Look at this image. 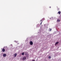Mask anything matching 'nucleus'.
Instances as JSON below:
<instances>
[{
  "label": "nucleus",
  "mask_w": 61,
  "mask_h": 61,
  "mask_svg": "<svg viewBox=\"0 0 61 61\" xmlns=\"http://www.w3.org/2000/svg\"><path fill=\"white\" fill-rule=\"evenodd\" d=\"M25 59H26V57L24 56L23 57L22 60L23 61H24V60H25Z\"/></svg>",
  "instance_id": "nucleus-1"
},
{
  "label": "nucleus",
  "mask_w": 61,
  "mask_h": 61,
  "mask_svg": "<svg viewBox=\"0 0 61 61\" xmlns=\"http://www.w3.org/2000/svg\"><path fill=\"white\" fill-rule=\"evenodd\" d=\"M30 45H33V43L31 41H30Z\"/></svg>",
  "instance_id": "nucleus-2"
},
{
  "label": "nucleus",
  "mask_w": 61,
  "mask_h": 61,
  "mask_svg": "<svg viewBox=\"0 0 61 61\" xmlns=\"http://www.w3.org/2000/svg\"><path fill=\"white\" fill-rule=\"evenodd\" d=\"M3 56L4 57H5L6 56V54H4L3 55Z\"/></svg>",
  "instance_id": "nucleus-3"
},
{
  "label": "nucleus",
  "mask_w": 61,
  "mask_h": 61,
  "mask_svg": "<svg viewBox=\"0 0 61 61\" xmlns=\"http://www.w3.org/2000/svg\"><path fill=\"white\" fill-rule=\"evenodd\" d=\"M25 55H26V56H28V53L27 52H26L25 53Z\"/></svg>",
  "instance_id": "nucleus-4"
},
{
  "label": "nucleus",
  "mask_w": 61,
  "mask_h": 61,
  "mask_svg": "<svg viewBox=\"0 0 61 61\" xmlns=\"http://www.w3.org/2000/svg\"><path fill=\"white\" fill-rule=\"evenodd\" d=\"M2 51L3 52H5V49L4 48H3L2 49Z\"/></svg>",
  "instance_id": "nucleus-5"
},
{
  "label": "nucleus",
  "mask_w": 61,
  "mask_h": 61,
  "mask_svg": "<svg viewBox=\"0 0 61 61\" xmlns=\"http://www.w3.org/2000/svg\"><path fill=\"white\" fill-rule=\"evenodd\" d=\"M17 56V54H16V53H15V54H14V57H16V56Z\"/></svg>",
  "instance_id": "nucleus-6"
},
{
  "label": "nucleus",
  "mask_w": 61,
  "mask_h": 61,
  "mask_svg": "<svg viewBox=\"0 0 61 61\" xmlns=\"http://www.w3.org/2000/svg\"><path fill=\"white\" fill-rule=\"evenodd\" d=\"M59 43V42H56L55 43V45H57V44H58Z\"/></svg>",
  "instance_id": "nucleus-7"
},
{
  "label": "nucleus",
  "mask_w": 61,
  "mask_h": 61,
  "mask_svg": "<svg viewBox=\"0 0 61 61\" xmlns=\"http://www.w3.org/2000/svg\"><path fill=\"white\" fill-rule=\"evenodd\" d=\"M24 54H25V52H23L22 53L21 55H22L23 56H24Z\"/></svg>",
  "instance_id": "nucleus-8"
},
{
  "label": "nucleus",
  "mask_w": 61,
  "mask_h": 61,
  "mask_svg": "<svg viewBox=\"0 0 61 61\" xmlns=\"http://www.w3.org/2000/svg\"><path fill=\"white\" fill-rule=\"evenodd\" d=\"M58 14H59V15H60V14L61 13V12H60V11H58Z\"/></svg>",
  "instance_id": "nucleus-9"
},
{
  "label": "nucleus",
  "mask_w": 61,
  "mask_h": 61,
  "mask_svg": "<svg viewBox=\"0 0 61 61\" xmlns=\"http://www.w3.org/2000/svg\"><path fill=\"white\" fill-rule=\"evenodd\" d=\"M51 57L50 56H49L48 57V58L49 59H51Z\"/></svg>",
  "instance_id": "nucleus-10"
},
{
  "label": "nucleus",
  "mask_w": 61,
  "mask_h": 61,
  "mask_svg": "<svg viewBox=\"0 0 61 61\" xmlns=\"http://www.w3.org/2000/svg\"><path fill=\"white\" fill-rule=\"evenodd\" d=\"M60 20H59V19H58L57 20V21L58 22H60Z\"/></svg>",
  "instance_id": "nucleus-11"
},
{
  "label": "nucleus",
  "mask_w": 61,
  "mask_h": 61,
  "mask_svg": "<svg viewBox=\"0 0 61 61\" xmlns=\"http://www.w3.org/2000/svg\"><path fill=\"white\" fill-rule=\"evenodd\" d=\"M52 29H51L50 30V31H51Z\"/></svg>",
  "instance_id": "nucleus-12"
},
{
  "label": "nucleus",
  "mask_w": 61,
  "mask_h": 61,
  "mask_svg": "<svg viewBox=\"0 0 61 61\" xmlns=\"http://www.w3.org/2000/svg\"><path fill=\"white\" fill-rule=\"evenodd\" d=\"M32 61H35V60H32Z\"/></svg>",
  "instance_id": "nucleus-13"
},
{
  "label": "nucleus",
  "mask_w": 61,
  "mask_h": 61,
  "mask_svg": "<svg viewBox=\"0 0 61 61\" xmlns=\"http://www.w3.org/2000/svg\"><path fill=\"white\" fill-rule=\"evenodd\" d=\"M42 22H41V24H42Z\"/></svg>",
  "instance_id": "nucleus-14"
},
{
  "label": "nucleus",
  "mask_w": 61,
  "mask_h": 61,
  "mask_svg": "<svg viewBox=\"0 0 61 61\" xmlns=\"http://www.w3.org/2000/svg\"><path fill=\"white\" fill-rule=\"evenodd\" d=\"M51 7H50V8H51Z\"/></svg>",
  "instance_id": "nucleus-15"
},
{
  "label": "nucleus",
  "mask_w": 61,
  "mask_h": 61,
  "mask_svg": "<svg viewBox=\"0 0 61 61\" xmlns=\"http://www.w3.org/2000/svg\"><path fill=\"white\" fill-rule=\"evenodd\" d=\"M40 21H41V22L42 21V20H40Z\"/></svg>",
  "instance_id": "nucleus-16"
},
{
  "label": "nucleus",
  "mask_w": 61,
  "mask_h": 61,
  "mask_svg": "<svg viewBox=\"0 0 61 61\" xmlns=\"http://www.w3.org/2000/svg\"><path fill=\"white\" fill-rule=\"evenodd\" d=\"M43 19H44V18H43Z\"/></svg>",
  "instance_id": "nucleus-17"
}]
</instances>
